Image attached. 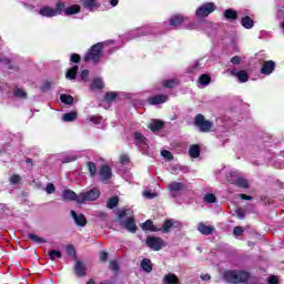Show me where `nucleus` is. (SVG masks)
<instances>
[{
    "label": "nucleus",
    "instance_id": "f257e3e1",
    "mask_svg": "<svg viewBox=\"0 0 284 284\" xmlns=\"http://www.w3.org/2000/svg\"><path fill=\"white\" fill-rule=\"evenodd\" d=\"M114 45V40H108L106 42H100L94 44L84 55V61H92V63H99V61H101V52H103V49L109 48V54H112V52H116V50L121 48V45Z\"/></svg>",
    "mask_w": 284,
    "mask_h": 284
},
{
    "label": "nucleus",
    "instance_id": "f03ea898",
    "mask_svg": "<svg viewBox=\"0 0 284 284\" xmlns=\"http://www.w3.org/2000/svg\"><path fill=\"white\" fill-rule=\"evenodd\" d=\"M223 278L232 284L250 283L252 274L243 270H227L223 273Z\"/></svg>",
    "mask_w": 284,
    "mask_h": 284
},
{
    "label": "nucleus",
    "instance_id": "7ed1b4c3",
    "mask_svg": "<svg viewBox=\"0 0 284 284\" xmlns=\"http://www.w3.org/2000/svg\"><path fill=\"white\" fill-rule=\"evenodd\" d=\"M226 181L231 185H236L237 187H243L244 190H247L250 187V183L245 178H242L239 175V172L236 171H230L226 175Z\"/></svg>",
    "mask_w": 284,
    "mask_h": 284
},
{
    "label": "nucleus",
    "instance_id": "20e7f679",
    "mask_svg": "<svg viewBox=\"0 0 284 284\" xmlns=\"http://www.w3.org/2000/svg\"><path fill=\"white\" fill-rule=\"evenodd\" d=\"M131 139L138 150H140V152H143V154L148 152V138H145L143 133H141L140 131H133L131 134Z\"/></svg>",
    "mask_w": 284,
    "mask_h": 284
},
{
    "label": "nucleus",
    "instance_id": "39448f33",
    "mask_svg": "<svg viewBox=\"0 0 284 284\" xmlns=\"http://www.w3.org/2000/svg\"><path fill=\"white\" fill-rule=\"evenodd\" d=\"M215 10L216 6L214 3L205 2L196 9L195 17H197V19H205V17H210Z\"/></svg>",
    "mask_w": 284,
    "mask_h": 284
},
{
    "label": "nucleus",
    "instance_id": "423d86ee",
    "mask_svg": "<svg viewBox=\"0 0 284 284\" xmlns=\"http://www.w3.org/2000/svg\"><path fill=\"white\" fill-rule=\"evenodd\" d=\"M99 196H101V191H99L97 187L81 192L79 193V204L85 203L88 201H97Z\"/></svg>",
    "mask_w": 284,
    "mask_h": 284
},
{
    "label": "nucleus",
    "instance_id": "0eeeda50",
    "mask_svg": "<svg viewBox=\"0 0 284 284\" xmlns=\"http://www.w3.org/2000/svg\"><path fill=\"white\" fill-rule=\"evenodd\" d=\"M194 125L195 128H199L200 132H210L214 124L212 123V121L205 120V116L203 114H197L194 119Z\"/></svg>",
    "mask_w": 284,
    "mask_h": 284
},
{
    "label": "nucleus",
    "instance_id": "6e6552de",
    "mask_svg": "<svg viewBox=\"0 0 284 284\" xmlns=\"http://www.w3.org/2000/svg\"><path fill=\"white\" fill-rule=\"evenodd\" d=\"M146 245L150 247V250H153L154 252H160V250H163L165 247V241L161 237H154L149 236L146 239Z\"/></svg>",
    "mask_w": 284,
    "mask_h": 284
},
{
    "label": "nucleus",
    "instance_id": "1a4fd4ad",
    "mask_svg": "<svg viewBox=\"0 0 284 284\" xmlns=\"http://www.w3.org/2000/svg\"><path fill=\"white\" fill-rule=\"evenodd\" d=\"M185 183L183 182H171L168 184V190L172 199H176V196H181L183 190H185Z\"/></svg>",
    "mask_w": 284,
    "mask_h": 284
},
{
    "label": "nucleus",
    "instance_id": "9d476101",
    "mask_svg": "<svg viewBox=\"0 0 284 284\" xmlns=\"http://www.w3.org/2000/svg\"><path fill=\"white\" fill-rule=\"evenodd\" d=\"M14 61H17V55L12 53H0V63H2L9 70H14L17 68L14 65Z\"/></svg>",
    "mask_w": 284,
    "mask_h": 284
},
{
    "label": "nucleus",
    "instance_id": "9b49d317",
    "mask_svg": "<svg viewBox=\"0 0 284 284\" xmlns=\"http://www.w3.org/2000/svg\"><path fill=\"white\" fill-rule=\"evenodd\" d=\"M226 72L231 74V77H236L237 81L240 83H247L250 81V75L247 74V71L245 70H237L236 68L234 69H227Z\"/></svg>",
    "mask_w": 284,
    "mask_h": 284
},
{
    "label": "nucleus",
    "instance_id": "f8f14e48",
    "mask_svg": "<svg viewBox=\"0 0 284 284\" xmlns=\"http://www.w3.org/2000/svg\"><path fill=\"white\" fill-rule=\"evenodd\" d=\"M181 227V222L175 221V220H166L161 229H158L159 232H163V234H170L172 232V229H179Z\"/></svg>",
    "mask_w": 284,
    "mask_h": 284
},
{
    "label": "nucleus",
    "instance_id": "ddd939ff",
    "mask_svg": "<svg viewBox=\"0 0 284 284\" xmlns=\"http://www.w3.org/2000/svg\"><path fill=\"white\" fill-rule=\"evenodd\" d=\"M276 70V62L273 60L264 61L262 68H261V74H264V77H270Z\"/></svg>",
    "mask_w": 284,
    "mask_h": 284
},
{
    "label": "nucleus",
    "instance_id": "4468645a",
    "mask_svg": "<svg viewBox=\"0 0 284 284\" xmlns=\"http://www.w3.org/2000/svg\"><path fill=\"white\" fill-rule=\"evenodd\" d=\"M121 227L128 230L132 234L136 233V223L134 222V217H128L125 220H120Z\"/></svg>",
    "mask_w": 284,
    "mask_h": 284
},
{
    "label": "nucleus",
    "instance_id": "2eb2a0df",
    "mask_svg": "<svg viewBox=\"0 0 284 284\" xmlns=\"http://www.w3.org/2000/svg\"><path fill=\"white\" fill-rule=\"evenodd\" d=\"M152 30H150V28H142V29H136L133 31H130L126 34V39L132 40V39H138V37H143L145 34H151Z\"/></svg>",
    "mask_w": 284,
    "mask_h": 284
},
{
    "label": "nucleus",
    "instance_id": "dca6fc26",
    "mask_svg": "<svg viewBox=\"0 0 284 284\" xmlns=\"http://www.w3.org/2000/svg\"><path fill=\"white\" fill-rule=\"evenodd\" d=\"M71 217L73 219L78 227H85V225H88V220L85 219V215H83L82 213H77L75 211H71Z\"/></svg>",
    "mask_w": 284,
    "mask_h": 284
},
{
    "label": "nucleus",
    "instance_id": "f3484780",
    "mask_svg": "<svg viewBox=\"0 0 284 284\" xmlns=\"http://www.w3.org/2000/svg\"><path fill=\"white\" fill-rule=\"evenodd\" d=\"M39 14H41V17H47L49 19H51L52 17H59V12H57V9L52 7L40 8Z\"/></svg>",
    "mask_w": 284,
    "mask_h": 284
},
{
    "label": "nucleus",
    "instance_id": "a211bd4d",
    "mask_svg": "<svg viewBox=\"0 0 284 284\" xmlns=\"http://www.w3.org/2000/svg\"><path fill=\"white\" fill-rule=\"evenodd\" d=\"M150 105H161L162 103H168V95L159 94L148 99Z\"/></svg>",
    "mask_w": 284,
    "mask_h": 284
},
{
    "label": "nucleus",
    "instance_id": "6ab92c4d",
    "mask_svg": "<svg viewBox=\"0 0 284 284\" xmlns=\"http://www.w3.org/2000/svg\"><path fill=\"white\" fill-rule=\"evenodd\" d=\"M100 179L102 183H105L112 179V169L108 165H103L100 170Z\"/></svg>",
    "mask_w": 284,
    "mask_h": 284
},
{
    "label": "nucleus",
    "instance_id": "aec40b11",
    "mask_svg": "<svg viewBox=\"0 0 284 284\" xmlns=\"http://www.w3.org/2000/svg\"><path fill=\"white\" fill-rule=\"evenodd\" d=\"M197 231L204 236H210V234H213L214 232V226L205 225V223L201 222L197 224Z\"/></svg>",
    "mask_w": 284,
    "mask_h": 284
},
{
    "label": "nucleus",
    "instance_id": "412c9836",
    "mask_svg": "<svg viewBox=\"0 0 284 284\" xmlns=\"http://www.w3.org/2000/svg\"><path fill=\"white\" fill-rule=\"evenodd\" d=\"M207 65V60L205 58H202L200 60H196L192 67L189 68V72H196V70H203Z\"/></svg>",
    "mask_w": 284,
    "mask_h": 284
},
{
    "label": "nucleus",
    "instance_id": "4be33fe9",
    "mask_svg": "<svg viewBox=\"0 0 284 284\" xmlns=\"http://www.w3.org/2000/svg\"><path fill=\"white\" fill-rule=\"evenodd\" d=\"M62 199L63 201H77L79 203V194L72 190H64L62 192Z\"/></svg>",
    "mask_w": 284,
    "mask_h": 284
},
{
    "label": "nucleus",
    "instance_id": "5701e85b",
    "mask_svg": "<svg viewBox=\"0 0 284 284\" xmlns=\"http://www.w3.org/2000/svg\"><path fill=\"white\" fill-rule=\"evenodd\" d=\"M163 125L164 123L161 120H151L148 128L151 132H161V130H163Z\"/></svg>",
    "mask_w": 284,
    "mask_h": 284
},
{
    "label": "nucleus",
    "instance_id": "b1692460",
    "mask_svg": "<svg viewBox=\"0 0 284 284\" xmlns=\"http://www.w3.org/2000/svg\"><path fill=\"white\" fill-rule=\"evenodd\" d=\"M88 123H92L98 128H103V118L101 115H89L87 118Z\"/></svg>",
    "mask_w": 284,
    "mask_h": 284
},
{
    "label": "nucleus",
    "instance_id": "393cba45",
    "mask_svg": "<svg viewBox=\"0 0 284 284\" xmlns=\"http://www.w3.org/2000/svg\"><path fill=\"white\" fill-rule=\"evenodd\" d=\"M79 12H81V6L79 4H72L64 9L65 17H72V14H79Z\"/></svg>",
    "mask_w": 284,
    "mask_h": 284
},
{
    "label": "nucleus",
    "instance_id": "a878e982",
    "mask_svg": "<svg viewBox=\"0 0 284 284\" xmlns=\"http://www.w3.org/2000/svg\"><path fill=\"white\" fill-rule=\"evenodd\" d=\"M74 273L77 274V276H85L87 274L85 264H83V262L81 261H78L74 266Z\"/></svg>",
    "mask_w": 284,
    "mask_h": 284
},
{
    "label": "nucleus",
    "instance_id": "bb28decb",
    "mask_svg": "<svg viewBox=\"0 0 284 284\" xmlns=\"http://www.w3.org/2000/svg\"><path fill=\"white\" fill-rule=\"evenodd\" d=\"M185 21V18H183V16H173L170 20H169V26H171V28H178V26H181V23H183Z\"/></svg>",
    "mask_w": 284,
    "mask_h": 284
},
{
    "label": "nucleus",
    "instance_id": "cd10ccee",
    "mask_svg": "<svg viewBox=\"0 0 284 284\" xmlns=\"http://www.w3.org/2000/svg\"><path fill=\"white\" fill-rule=\"evenodd\" d=\"M224 18L226 21H236V19H239V13L234 9H226L224 11Z\"/></svg>",
    "mask_w": 284,
    "mask_h": 284
},
{
    "label": "nucleus",
    "instance_id": "c85d7f7f",
    "mask_svg": "<svg viewBox=\"0 0 284 284\" xmlns=\"http://www.w3.org/2000/svg\"><path fill=\"white\" fill-rule=\"evenodd\" d=\"M82 6L85 10L94 12V10H97V0H82Z\"/></svg>",
    "mask_w": 284,
    "mask_h": 284
},
{
    "label": "nucleus",
    "instance_id": "c756f323",
    "mask_svg": "<svg viewBox=\"0 0 284 284\" xmlns=\"http://www.w3.org/2000/svg\"><path fill=\"white\" fill-rule=\"evenodd\" d=\"M141 268L143 272H146V274H150V272H152V261L150 258H143L141 262Z\"/></svg>",
    "mask_w": 284,
    "mask_h": 284
},
{
    "label": "nucleus",
    "instance_id": "7c9ffc66",
    "mask_svg": "<svg viewBox=\"0 0 284 284\" xmlns=\"http://www.w3.org/2000/svg\"><path fill=\"white\" fill-rule=\"evenodd\" d=\"M78 72H79V65H73L71 69H68L65 77L70 79V81H74V79H77Z\"/></svg>",
    "mask_w": 284,
    "mask_h": 284
},
{
    "label": "nucleus",
    "instance_id": "2f4dec72",
    "mask_svg": "<svg viewBox=\"0 0 284 284\" xmlns=\"http://www.w3.org/2000/svg\"><path fill=\"white\" fill-rule=\"evenodd\" d=\"M241 23L245 30H252L254 28V20L247 16L242 18Z\"/></svg>",
    "mask_w": 284,
    "mask_h": 284
},
{
    "label": "nucleus",
    "instance_id": "473e14b6",
    "mask_svg": "<svg viewBox=\"0 0 284 284\" xmlns=\"http://www.w3.org/2000/svg\"><path fill=\"white\" fill-rule=\"evenodd\" d=\"M105 84L101 78H95L91 83V90H103Z\"/></svg>",
    "mask_w": 284,
    "mask_h": 284
},
{
    "label": "nucleus",
    "instance_id": "72a5a7b5",
    "mask_svg": "<svg viewBox=\"0 0 284 284\" xmlns=\"http://www.w3.org/2000/svg\"><path fill=\"white\" fill-rule=\"evenodd\" d=\"M189 154L192 156V159H199V156H201V149L196 144L191 145L189 149Z\"/></svg>",
    "mask_w": 284,
    "mask_h": 284
},
{
    "label": "nucleus",
    "instance_id": "f704fd0d",
    "mask_svg": "<svg viewBox=\"0 0 284 284\" xmlns=\"http://www.w3.org/2000/svg\"><path fill=\"white\" fill-rule=\"evenodd\" d=\"M142 230L149 231V232H159V227L154 226L152 223V220H148L142 224Z\"/></svg>",
    "mask_w": 284,
    "mask_h": 284
},
{
    "label": "nucleus",
    "instance_id": "c9c22d12",
    "mask_svg": "<svg viewBox=\"0 0 284 284\" xmlns=\"http://www.w3.org/2000/svg\"><path fill=\"white\" fill-rule=\"evenodd\" d=\"M164 284H179V277L172 273L164 276Z\"/></svg>",
    "mask_w": 284,
    "mask_h": 284
},
{
    "label": "nucleus",
    "instance_id": "e433bc0d",
    "mask_svg": "<svg viewBox=\"0 0 284 284\" xmlns=\"http://www.w3.org/2000/svg\"><path fill=\"white\" fill-rule=\"evenodd\" d=\"M62 120L65 122V123H70L72 121H77V112L75 111H71L69 113H64L62 115Z\"/></svg>",
    "mask_w": 284,
    "mask_h": 284
},
{
    "label": "nucleus",
    "instance_id": "4c0bfd02",
    "mask_svg": "<svg viewBox=\"0 0 284 284\" xmlns=\"http://www.w3.org/2000/svg\"><path fill=\"white\" fill-rule=\"evenodd\" d=\"M28 239H29L30 241H32V243H38V244L47 243L45 239L40 237L39 235L33 234V233H29V234H28Z\"/></svg>",
    "mask_w": 284,
    "mask_h": 284
},
{
    "label": "nucleus",
    "instance_id": "58836bf2",
    "mask_svg": "<svg viewBox=\"0 0 284 284\" xmlns=\"http://www.w3.org/2000/svg\"><path fill=\"white\" fill-rule=\"evenodd\" d=\"M60 101L65 105H72L74 103V98L72 95L61 94Z\"/></svg>",
    "mask_w": 284,
    "mask_h": 284
},
{
    "label": "nucleus",
    "instance_id": "ea45409f",
    "mask_svg": "<svg viewBox=\"0 0 284 284\" xmlns=\"http://www.w3.org/2000/svg\"><path fill=\"white\" fill-rule=\"evenodd\" d=\"M162 84L164 88H169V89L176 88V85H179V80L176 79L164 80Z\"/></svg>",
    "mask_w": 284,
    "mask_h": 284
},
{
    "label": "nucleus",
    "instance_id": "a19ab883",
    "mask_svg": "<svg viewBox=\"0 0 284 284\" xmlns=\"http://www.w3.org/2000/svg\"><path fill=\"white\" fill-rule=\"evenodd\" d=\"M13 95L17 99H26L28 97V93H26L21 88H16L13 89Z\"/></svg>",
    "mask_w": 284,
    "mask_h": 284
},
{
    "label": "nucleus",
    "instance_id": "79ce46f5",
    "mask_svg": "<svg viewBox=\"0 0 284 284\" xmlns=\"http://www.w3.org/2000/svg\"><path fill=\"white\" fill-rule=\"evenodd\" d=\"M211 81H212V78H210V75H207V74H202L199 78V83H200V85H203V87L210 85Z\"/></svg>",
    "mask_w": 284,
    "mask_h": 284
},
{
    "label": "nucleus",
    "instance_id": "37998d69",
    "mask_svg": "<svg viewBox=\"0 0 284 284\" xmlns=\"http://www.w3.org/2000/svg\"><path fill=\"white\" fill-rule=\"evenodd\" d=\"M118 205H119V197H111L106 202V207H109V210H114V207H116Z\"/></svg>",
    "mask_w": 284,
    "mask_h": 284
},
{
    "label": "nucleus",
    "instance_id": "c03bdc74",
    "mask_svg": "<svg viewBox=\"0 0 284 284\" xmlns=\"http://www.w3.org/2000/svg\"><path fill=\"white\" fill-rule=\"evenodd\" d=\"M88 170L91 176H97V164L94 162H88Z\"/></svg>",
    "mask_w": 284,
    "mask_h": 284
},
{
    "label": "nucleus",
    "instance_id": "a18cd8bd",
    "mask_svg": "<svg viewBox=\"0 0 284 284\" xmlns=\"http://www.w3.org/2000/svg\"><path fill=\"white\" fill-rule=\"evenodd\" d=\"M116 97H119L118 92H114V91L106 92L105 101H114V99H116Z\"/></svg>",
    "mask_w": 284,
    "mask_h": 284
},
{
    "label": "nucleus",
    "instance_id": "49530a36",
    "mask_svg": "<svg viewBox=\"0 0 284 284\" xmlns=\"http://www.w3.org/2000/svg\"><path fill=\"white\" fill-rule=\"evenodd\" d=\"M204 201L205 203H216V195L207 193L206 195H204Z\"/></svg>",
    "mask_w": 284,
    "mask_h": 284
},
{
    "label": "nucleus",
    "instance_id": "de8ad7c7",
    "mask_svg": "<svg viewBox=\"0 0 284 284\" xmlns=\"http://www.w3.org/2000/svg\"><path fill=\"white\" fill-rule=\"evenodd\" d=\"M49 258L51 260V261H55L57 258H61V253H60V251H50L49 252Z\"/></svg>",
    "mask_w": 284,
    "mask_h": 284
},
{
    "label": "nucleus",
    "instance_id": "09e8293b",
    "mask_svg": "<svg viewBox=\"0 0 284 284\" xmlns=\"http://www.w3.org/2000/svg\"><path fill=\"white\" fill-rule=\"evenodd\" d=\"M9 181H10V184H11V185H19V183H21V176L14 174V175H12V176L10 178Z\"/></svg>",
    "mask_w": 284,
    "mask_h": 284
},
{
    "label": "nucleus",
    "instance_id": "8fccbe9b",
    "mask_svg": "<svg viewBox=\"0 0 284 284\" xmlns=\"http://www.w3.org/2000/svg\"><path fill=\"white\" fill-rule=\"evenodd\" d=\"M235 214H236L237 219H240V221H243V219H245L247 212L243 209H237L235 211Z\"/></svg>",
    "mask_w": 284,
    "mask_h": 284
},
{
    "label": "nucleus",
    "instance_id": "3c124183",
    "mask_svg": "<svg viewBox=\"0 0 284 284\" xmlns=\"http://www.w3.org/2000/svg\"><path fill=\"white\" fill-rule=\"evenodd\" d=\"M79 159V155L77 153L70 154L62 162L64 163H72V161H77Z\"/></svg>",
    "mask_w": 284,
    "mask_h": 284
},
{
    "label": "nucleus",
    "instance_id": "603ef678",
    "mask_svg": "<svg viewBox=\"0 0 284 284\" xmlns=\"http://www.w3.org/2000/svg\"><path fill=\"white\" fill-rule=\"evenodd\" d=\"M243 232H245V230L242 226H235L233 229L234 236H243Z\"/></svg>",
    "mask_w": 284,
    "mask_h": 284
},
{
    "label": "nucleus",
    "instance_id": "864d4df0",
    "mask_svg": "<svg viewBox=\"0 0 284 284\" xmlns=\"http://www.w3.org/2000/svg\"><path fill=\"white\" fill-rule=\"evenodd\" d=\"M55 12H58V14H61L62 12H65V3L58 2L57 3Z\"/></svg>",
    "mask_w": 284,
    "mask_h": 284
},
{
    "label": "nucleus",
    "instance_id": "5fc2aeb1",
    "mask_svg": "<svg viewBox=\"0 0 284 284\" xmlns=\"http://www.w3.org/2000/svg\"><path fill=\"white\" fill-rule=\"evenodd\" d=\"M120 163H122V165H128L130 163V156H128V154H122L120 156Z\"/></svg>",
    "mask_w": 284,
    "mask_h": 284
},
{
    "label": "nucleus",
    "instance_id": "6e6d98bb",
    "mask_svg": "<svg viewBox=\"0 0 284 284\" xmlns=\"http://www.w3.org/2000/svg\"><path fill=\"white\" fill-rule=\"evenodd\" d=\"M109 267L112 272H119V263L116 261H111Z\"/></svg>",
    "mask_w": 284,
    "mask_h": 284
},
{
    "label": "nucleus",
    "instance_id": "4d7b16f0",
    "mask_svg": "<svg viewBox=\"0 0 284 284\" xmlns=\"http://www.w3.org/2000/svg\"><path fill=\"white\" fill-rule=\"evenodd\" d=\"M241 61H243V58L239 57V55H235L231 59V63L233 65H241Z\"/></svg>",
    "mask_w": 284,
    "mask_h": 284
},
{
    "label": "nucleus",
    "instance_id": "13d9d810",
    "mask_svg": "<svg viewBox=\"0 0 284 284\" xmlns=\"http://www.w3.org/2000/svg\"><path fill=\"white\" fill-rule=\"evenodd\" d=\"M70 61H71V63H79V61H81V55L73 53L70 57Z\"/></svg>",
    "mask_w": 284,
    "mask_h": 284
},
{
    "label": "nucleus",
    "instance_id": "bf43d9fd",
    "mask_svg": "<svg viewBox=\"0 0 284 284\" xmlns=\"http://www.w3.org/2000/svg\"><path fill=\"white\" fill-rule=\"evenodd\" d=\"M67 254L69 256H75L77 255V251L74 250V246H72V245L67 246Z\"/></svg>",
    "mask_w": 284,
    "mask_h": 284
},
{
    "label": "nucleus",
    "instance_id": "052dcab7",
    "mask_svg": "<svg viewBox=\"0 0 284 284\" xmlns=\"http://www.w3.org/2000/svg\"><path fill=\"white\" fill-rule=\"evenodd\" d=\"M268 284H278V277L276 275H270L267 278Z\"/></svg>",
    "mask_w": 284,
    "mask_h": 284
},
{
    "label": "nucleus",
    "instance_id": "680f3d73",
    "mask_svg": "<svg viewBox=\"0 0 284 284\" xmlns=\"http://www.w3.org/2000/svg\"><path fill=\"white\" fill-rule=\"evenodd\" d=\"M143 197L144 199H156V193H152L150 191H144L143 192Z\"/></svg>",
    "mask_w": 284,
    "mask_h": 284
},
{
    "label": "nucleus",
    "instance_id": "e2e57ef3",
    "mask_svg": "<svg viewBox=\"0 0 284 284\" xmlns=\"http://www.w3.org/2000/svg\"><path fill=\"white\" fill-rule=\"evenodd\" d=\"M54 190H55L54 184L52 183L47 184V189H45L47 194H54Z\"/></svg>",
    "mask_w": 284,
    "mask_h": 284
},
{
    "label": "nucleus",
    "instance_id": "0e129e2a",
    "mask_svg": "<svg viewBox=\"0 0 284 284\" xmlns=\"http://www.w3.org/2000/svg\"><path fill=\"white\" fill-rule=\"evenodd\" d=\"M161 155L164 158V159H168V161H171L172 159V152L168 151V150H163L161 152Z\"/></svg>",
    "mask_w": 284,
    "mask_h": 284
},
{
    "label": "nucleus",
    "instance_id": "69168bd1",
    "mask_svg": "<svg viewBox=\"0 0 284 284\" xmlns=\"http://www.w3.org/2000/svg\"><path fill=\"white\" fill-rule=\"evenodd\" d=\"M204 28H206V29H205L206 34H212V31H213L214 29L212 28V23H211V22H205V23H204Z\"/></svg>",
    "mask_w": 284,
    "mask_h": 284
},
{
    "label": "nucleus",
    "instance_id": "338daca9",
    "mask_svg": "<svg viewBox=\"0 0 284 284\" xmlns=\"http://www.w3.org/2000/svg\"><path fill=\"white\" fill-rule=\"evenodd\" d=\"M81 79H82V81H88V78L90 77V71H88V70H83L82 72H81Z\"/></svg>",
    "mask_w": 284,
    "mask_h": 284
},
{
    "label": "nucleus",
    "instance_id": "774afa93",
    "mask_svg": "<svg viewBox=\"0 0 284 284\" xmlns=\"http://www.w3.org/2000/svg\"><path fill=\"white\" fill-rule=\"evenodd\" d=\"M50 88H51V84H50L49 81H47V82H44V83L42 84L41 91H42V92H48V90H50Z\"/></svg>",
    "mask_w": 284,
    "mask_h": 284
}]
</instances>
